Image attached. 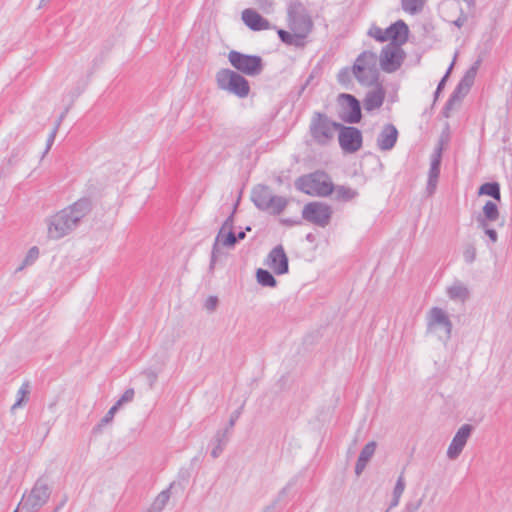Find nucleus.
Returning <instances> with one entry per match:
<instances>
[{"instance_id": "4d7b16f0", "label": "nucleus", "mask_w": 512, "mask_h": 512, "mask_svg": "<svg viewBox=\"0 0 512 512\" xmlns=\"http://www.w3.org/2000/svg\"><path fill=\"white\" fill-rule=\"evenodd\" d=\"M306 240L309 241V242H313L314 241V235L312 233H309L306 235Z\"/></svg>"}, {"instance_id": "a18cd8bd", "label": "nucleus", "mask_w": 512, "mask_h": 512, "mask_svg": "<svg viewBox=\"0 0 512 512\" xmlns=\"http://www.w3.org/2000/svg\"><path fill=\"white\" fill-rule=\"evenodd\" d=\"M65 116V113H62L58 119V122H57V125L55 126V128L52 130V132L50 133L48 139H47V148H46V151L50 149V147L52 146L54 140H55V136H56V133H57V129H58V126L60 124V122L63 120Z\"/></svg>"}, {"instance_id": "5701e85b", "label": "nucleus", "mask_w": 512, "mask_h": 512, "mask_svg": "<svg viewBox=\"0 0 512 512\" xmlns=\"http://www.w3.org/2000/svg\"><path fill=\"white\" fill-rule=\"evenodd\" d=\"M499 209L495 202L488 200L483 208L482 213L477 216V223L479 227L487 226V223L495 222L499 218Z\"/></svg>"}, {"instance_id": "864d4df0", "label": "nucleus", "mask_w": 512, "mask_h": 512, "mask_svg": "<svg viewBox=\"0 0 512 512\" xmlns=\"http://www.w3.org/2000/svg\"><path fill=\"white\" fill-rule=\"evenodd\" d=\"M400 498H401V497H399V496H395V495L393 494V496H392V500H391V502H390V504H389V506H388V508H387L386 510H388V512H389L391 509H393V508H395L396 506H398V504H399V502H400Z\"/></svg>"}, {"instance_id": "7c9ffc66", "label": "nucleus", "mask_w": 512, "mask_h": 512, "mask_svg": "<svg viewBox=\"0 0 512 512\" xmlns=\"http://www.w3.org/2000/svg\"><path fill=\"white\" fill-rule=\"evenodd\" d=\"M256 279L257 282L263 287H275L277 285V280L273 274L266 269H257Z\"/></svg>"}, {"instance_id": "58836bf2", "label": "nucleus", "mask_w": 512, "mask_h": 512, "mask_svg": "<svg viewBox=\"0 0 512 512\" xmlns=\"http://www.w3.org/2000/svg\"><path fill=\"white\" fill-rule=\"evenodd\" d=\"M135 392L134 389L129 388L127 389L122 396L117 400L115 405L120 408L124 403L131 402L134 398Z\"/></svg>"}, {"instance_id": "13d9d810", "label": "nucleus", "mask_w": 512, "mask_h": 512, "mask_svg": "<svg viewBox=\"0 0 512 512\" xmlns=\"http://www.w3.org/2000/svg\"><path fill=\"white\" fill-rule=\"evenodd\" d=\"M286 492H287V488L285 487V488H283V489L280 491V493H279V498H280L281 496H284V495L286 494Z\"/></svg>"}, {"instance_id": "37998d69", "label": "nucleus", "mask_w": 512, "mask_h": 512, "mask_svg": "<svg viewBox=\"0 0 512 512\" xmlns=\"http://www.w3.org/2000/svg\"><path fill=\"white\" fill-rule=\"evenodd\" d=\"M463 257L467 263H472L476 258V249L473 245H469L463 252Z\"/></svg>"}, {"instance_id": "49530a36", "label": "nucleus", "mask_w": 512, "mask_h": 512, "mask_svg": "<svg viewBox=\"0 0 512 512\" xmlns=\"http://www.w3.org/2000/svg\"><path fill=\"white\" fill-rule=\"evenodd\" d=\"M280 223L287 227L299 226L302 224L300 218H281Z\"/></svg>"}, {"instance_id": "f257e3e1", "label": "nucleus", "mask_w": 512, "mask_h": 512, "mask_svg": "<svg viewBox=\"0 0 512 512\" xmlns=\"http://www.w3.org/2000/svg\"><path fill=\"white\" fill-rule=\"evenodd\" d=\"M91 198L82 197L73 204L58 211L47 220L48 236L51 239H61L74 231L81 221L92 211Z\"/></svg>"}, {"instance_id": "b1692460", "label": "nucleus", "mask_w": 512, "mask_h": 512, "mask_svg": "<svg viewBox=\"0 0 512 512\" xmlns=\"http://www.w3.org/2000/svg\"><path fill=\"white\" fill-rule=\"evenodd\" d=\"M236 208H237V203L234 205L233 211L227 217V219L224 221V223L222 224V226L216 236L215 243L213 245L212 252H211V259H210V265H209L210 270L214 269V266L216 263L217 252H218V242L220 240V237L223 236V234L225 233L226 230H233L234 214H235Z\"/></svg>"}, {"instance_id": "473e14b6", "label": "nucleus", "mask_w": 512, "mask_h": 512, "mask_svg": "<svg viewBox=\"0 0 512 512\" xmlns=\"http://www.w3.org/2000/svg\"><path fill=\"white\" fill-rule=\"evenodd\" d=\"M175 483H171L169 488L163 490L158 494V496L155 498L152 508L156 511H161L167 504L169 498H170V490L174 488Z\"/></svg>"}, {"instance_id": "aec40b11", "label": "nucleus", "mask_w": 512, "mask_h": 512, "mask_svg": "<svg viewBox=\"0 0 512 512\" xmlns=\"http://www.w3.org/2000/svg\"><path fill=\"white\" fill-rule=\"evenodd\" d=\"M398 139V130L393 124L383 126L377 137V146L382 151L391 150Z\"/></svg>"}, {"instance_id": "6ab92c4d", "label": "nucleus", "mask_w": 512, "mask_h": 512, "mask_svg": "<svg viewBox=\"0 0 512 512\" xmlns=\"http://www.w3.org/2000/svg\"><path fill=\"white\" fill-rule=\"evenodd\" d=\"M241 18L244 24L252 31H262L271 28L270 22L252 8L243 10Z\"/></svg>"}, {"instance_id": "e2e57ef3", "label": "nucleus", "mask_w": 512, "mask_h": 512, "mask_svg": "<svg viewBox=\"0 0 512 512\" xmlns=\"http://www.w3.org/2000/svg\"><path fill=\"white\" fill-rule=\"evenodd\" d=\"M58 510H59V507H57V508L54 510V512H58Z\"/></svg>"}, {"instance_id": "a878e982", "label": "nucleus", "mask_w": 512, "mask_h": 512, "mask_svg": "<svg viewBox=\"0 0 512 512\" xmlns=\"http://www.w3.org/2000/svg\"><path fill=\"white\" fill-rule=\"evenodd\" d=\"M229 442L228 429L218 430L211 440L213 448L211 450V456L213 459L218 458L224 451L225 446Z\"/></svg>"}, {"instance_id": "2eb2a0df", "label": "nucleus", "mask_w": 512, "mask_h": 512, "mask_svg": "<svg viewBox=\"0 0 512 512\" xmlns=\"http://www.w3.org/2000/svg\"><path fill=\"white\" fill-rule=\"evenodd\" d=\"M338 102L342 107L341 119L349 124L359 123L362 119L360 101L352 94L341 93Z\"/></svg>"}, {"instance_id": "ddd939ff", "label": "nucleus", "mask_w": 512, "mask_h": 512, "mask_svg": "<svg viewBox=\"0 0 512 512\" xmlns=\"http://www.w3.org/2000/svg\"><path fill=\"white\" fill-rule=\"evenodd\" d=\"M405 59V52L401 46L387 44L381 50L379 61L384 72L393 73L397 71Z\"/></svg>"}, {"instance_id": "423d86ee", "label": "nucleus", "mask_w": 512, "mask_h": 512, "mask_svg": "<svg viewBox=\"0 0 512 512\" xmlns=\"http://www.w3.org/2000/svg\"><path fill=\"white\" fill-rule=\"evenodd\" d=\"M251 201L259 210L273 215L281 214L288 204L285 197L273 195L267 185L261 184L252 189Z\"/></svg>"}, {"instance_id": "3c124183", "label": "nucleus", "mask_w": 512, "mask_h": 512, "mask_svg": "<svg viewBox=\"0 0 512 512\" xmlns=\"http://www.w3.org/2000/svg\"><path fill=\"white\" fill-rule=\"evenodd\" d=\"M241 414L240 409L234 411L229 419L228 426L225 429H228V433H230V430L234 427L236 421L238 420L239 416Z\"/></svg>"}, {"instance_id": "20e7f679", "label": "nucleus", "mask_w": 512, "mask_h": 512, "mask_svg": "<svg viewBox=\"0 0 512 512\" xmlns=\"http://www.w3.org/2000/svg\"><path fill=\"white\" fill-rule=\"evenodd\" d=\"M296 188L305 194L326 197L333 193L334 184L324 171H315L299 177L295 182Z\"/></svg>"}, {"instance_id": "a19ab883", "label": "nucleus", "mask_w": 512, "mask_h": 512, "mask_svg": "<svg viewBox=\"0 0 512 512\" xmlns=\"http://www.w3.org/2000/svg\"><path fill=\"white\" fill-rule=\"evenodd\" d=\"M422 503V498L410 500L405 504V507L402 512H417L422 506Z\"/></svg>"}, {"instance_id": "2f4dec72", "label": "nucleus", "mask_w": 512, "mask_h": 512, "mask_svg": "<svg viewBox=\"0 0 512 512\" xmlns=\"http://www.w3.org/2000/svg\"><path fill=\"white\" fill-rule=\"evenodd\" d=\"M426 0H401L402 9L411 14L416 15L422 12Z\"/></svg>"}, {"instance_id": "0eeeda50", "label": "nucleus", "mask_w": 512, "mask_h": 512, "mask_svg": "<svg viewBox=\"0 0 512 512\" xmlns=\"http://www.w3.org/2000/svg\"><path fill=\"white\" fill-rule=\"evenodd\" d=\"M228 61L231 66L240 74L255 77L264 70V62L261 56L245 54L236 50L228 53Z\"/></svg>"}, {"instance_id": "ea45409f", "label": "nucleus", "mask_w": 512, "mask_h": 512, "mask_svg": "<svg viewBox=\"0 0 512 512\" xmlns=\"http://www.w3.org/2000/svg\"><path fill=\"white\" fill-rule=\"evenodd\" d=\"M405 485L406 484H405L404 472H402L396 481L395 487L393 489V494L395 496L401 497L405 490Z\"/></svg>"}, {"instance_id": "e433bc0d", "label": "nucleus", "mask_w": 512, "mask_h": 512, "mask_svg": "<svg viewBox=\"0 0 512 512\" xmlns=\"http://www.w3.org/2000/svg\"><path fill=\"white\" fill-rule=\"evenodd\" d=\"M219 242H221L223 246L233 247L237 243L236 234L233 230H226L223 236L220 237Z\"/></svg>"}, {"instance_id": "cd10ccee", "label": "nucleus", "mask_w": 512, "mask_h": 512, "mask_svg": "<svg viewBox=\"0 0 512 512\" xmlns=\"http://www.w3.org/2000/svg\"><path fill=\"white\" fill-rule=\"evenodd\" d=\"M334 198L337 200V201H341V202H349L353 199H355L356 197H358L359 193L357 190L355 189H352L348 186H344V185H338V186H334Z\"/></svg>"}, {"instance_id": "5fc2aeb1", "label": "nucleus", "mask_w": 512, "mask_h": 512, "mask_svg": "<svg viewBox=\"0 0 512 512\" xmlns=\"http://www.w3.org/2000/svg\"><path fill=\"white\" fill-rule=\"evenodd\" d=\"M246 237L245 231H240L236 234L237 241L243 240Z\"/></svg>"}, {"instance_id": "6e6d98bb", "label": "nucleus", "mask_w": 512, "mask_h": 512, "mask_svg": "<svg viewBox=\"0 0 512 512\" xmlns=\"http://www.w3.org/2000/svg\"><path fill=\"white\" fill-rule=\"evenodd\" d=\"M383 34L384 36L386 37V41L387 40H390L391 41V33L389 32V27L386 28L385 30H383Z\"/></svg>"}, {"instance_id": "4468645a", "label": "nucleus", "mask_w": 512, "mask_h": 512, "mask_svg": "<svg viewBox=\"0 0 512 512\" xmlns=\"http://www.w3.org/2000/svg\"><path fill=\"white\" fill-rule=\"evenodd\" d=\"M338 131L339 145L344 152L355 153L362 147L363 137L358 128L340 123Z\"/></svg>"}, {"instance_id": "f704fd0d", "label": "nucleus", "mask_w": 512, "mask_h": 512, "mask_svg": "<svg viewBox=\"0 0 512 512\" xmlns=\"http://www.w3.org/2000/svg\"><path fill=\"white\" fill-rule=\"evenodd\" d=\"M38 257H39V249H38V247H36V246L31 247L28 250V253H27L26 257L23 260L22 265L18 268V270H22L25 266L33 264Z\"/></svg>"}, {"instance_id": "680f3d73", "label": "nucleus", "mask_w": 512, "mask_h": 512, "mask_svg": "<svg viewBox=\"0 0 512 512\" xmlns=\"http://www.w3.org/2000/svg\"><path fill=\"white\" fill-rule=\"evenodd\" d=\"M261 1H262V0H258V3H259V5H260L261 7H263V4H262V2H261Z\"/></svg>"}, {"instance_id": "c756f323", "label": "nucleus", "mask_w": 512, "mask_h": 512, "mask_svg": "<svg viewBox=\"0 0 512 512\" xmlns=\"http://www.w3.org/2000/svg\"><path fill=\"white\" fill-rule=\"evenodd\" d=\"M447 294L451 300H460L464 302L469 297V290L462 283H455L448 287Z\"/></svg>"}, {"instance_id": "052dcab7", "label": "nucleus", "mask_w": 512, "mask_h": 512, "mask_svg": "<svg viewBox=\"0 0 512 512\" xmlns=\"http://www.w3.org/2000/svg\"><path fill=\"white\" fill-rule=\"evenodd\" d=\"M250 230H251V227H250V226H247V227L245 228V231H250Z\"/></svg>"}, {"instance_id": "603ef678", "label": "nucleus", "mask_w": 512, "mask_h": 512, "mask_svg": "<svg viewBox=\"0 0 512 512\" xmlns=\"http://www.w3.org/2000/svg\"><path fill=\"white\" fill-rule=\"evenodd\" d=\"M467 20V16L462 12L460 16L453 22L455 26L461 28Z\"/></svg>"}, {"instance_id": "39448f33", "label": "nucleus", "mask_w": 512, "mask_h": 512, "mask_svg": "<svg viewBox=\"0 0 512 512\" xmlns=\"http://www.w3.org/2000/svg\"><path fill=\"white\" fill-rule=\"evenodd\" d=\"M215 79L220 90L227 91L238 98H246L250 93L249 81L237 71L222 68L216 73Z\"/></svg>"}, {"instance_id": "6e6552de", "label": "nucleus", "mask_w": 512, "mask_h": 512, "mask_svg": "<svg viewBox=\"0 0 512 512\" xmlns=\"http://www.w3.org/2000/svg\"><path fill=\"white\" fill-rule=\"evenodd\" d=\"M51 495V489L43 478L37 479L30 494L23 495L14 512H35L44 506Z\"/></svg>"}, {"instance_id": "c03bdc74", "label": "nucleus", "mask_w": 512, "mask_h": 512, "mask_svg": "<svg viewBox=\"0 0 512 512\" xmlns=\"http://www.w3.org/2000/svg\"><path fill=\"white\" fill-rule=\"evenodd\" d=\"M143 374L148 381L149 387L153 388L154 384L158 379V373L152 369H147L143 372Z\"/></svg>"}, {"instance_id": "09e8293b", "label": "nucleus", "mask_w": 512, "mask_h": 512, "mask_svg": "<svg viewBox=\"0 0 512 512\" xmlns=\"http://www.w3.org/2000/svg\"><path fill=\"white\" fill-rule=\"evenodd\" d=\"M218 304L216 296H209L205 302V308L209 311H214Z\"/></svg>"}, {"instance_id": "1a4fd4ad", "label": "nucleus", "mask_w": 512, "mask_h": 512, "mask_svg": "<svg viewBox=\"0 0 512 512\" xmlns=\"http://www.w3.org/2000/svg\"><path fill=\"white\" fill-rule=\"evenodd\" d=\"M480 64L481 59L476 60L465 72L464 76L461 78L443 107L442 113L444 117H449L450 111L453 109L455 103H459L468 94L474 84Z\"/></svg>"}, {"instance_id": "c9c22d12", "label": "nucleus", "mask_w": 512, "mask_h": 512, "mask_svg": "<svg viewBox=\"0 0 512 512\" xmlns=\"http://www.w3.org/2000/svg\"><path fill=\"white\" fill-rule=\"evenodd\" d=\"M119 410V408L114 404L108 412L105 414V416L100 420L99 424L94 428V430H100L101 427L109 424L112 422L115 413Z\"/></svg>"}, {"instance_id": "4c0bfd02", "label": "nucleus", "mask_w": 512, "mask_h": 512, "mask_svg": "<svg viewBox=\"0 0 512 512\" xmlns=\"http://www.w3.org/2000/svg\"><path fill=\"white\" fill-rule=\"evenodd\" d=\"M351 74H353L352 67L351 68H348V67L342 68L337 75L338 82L342 85H347L348 83L351 82Z\"/></svg>"}, {"instance_id": "393cba45", "label": "nucleus", "mask_w": 512, "mask_h": 512, "mask_svg": "<svg viewBox=\"0 0 512 512\" xmlns=\"http://www.w3.org/2000/svg\"><path fill=\"white\" fill-rule=\"evenodd\" d=\"M376 447V442L370 441L362 448L355 465V473L357 476H359L366 468L368 462L375 453Z\"/></svg>"}, {"instance_id": "c85d7f7f", "label": "nucleus", "mask_w": 512, "mask_h": 512, "mask_svg": "<svg viewBox=\"0 0 512 512\" xmlns=\"http://www.w3.org/2000/svg\"><path fill=\"white\" fill-rule=\"evenodd\" d=\"M478 195H487L500 202L501 191L499 183L493 181L482 184L478 189Z\"/></svg>"}, {"instance_id": "de8ad7c7", "label": "nucleus", "mask_w": 512, "mask_h": 512, "mask_svg": "<svg viewBox=\"0 0 512 512\" xmlns=\"http://www.w3.org/2000/svg\"><path fill=\"white\" fill-rule=\"evenodd\" d=\"M453 65H454V61L450 64V66L448 67L445 75L442 77V79L438 83L437 88H436L438 90V92H441L443 90V88H444V86L446 84V81H447V79H448V77L450 75V72H451V70L453 68Z\"/></svg>"}, {"instance_id": "9d476101", "label": "nucleus", "mask_w": 512, "mask_h": 512, "mask_svg": "<svg viewBox=\"0 0 512 512\" xmlns=\"http://www.w3.org/2000/svg\"><path fill=\"white\" fill-rule=\"evenodd\" d=\"M427 332L437 334L447 342L451 338L453 324L448 314L440 307H432L427 313Z\"/></svg>"}, {"instance_id": "79ce46f5", "label": "nucleus", "mask_w": 512, "mask_h": 512, "mask_svg": "<svg viewBox=\"0 0 512 512\" xmlns=\"http://www.w3.org/2000/svg\"><path fill=\"white\" fill-rule=\"evenodd\" d=\"M369 35L379 42H385L386 37L383 34V29L377 26H372L369 30Z\"/></svg>"}, {"instance_id": "7ed1b4c3", "label": "nucleus", "mask_w": 512, "mask_h": 512, "mask_svg": "<svg viewBox=\"0 0 512 512\" xmlns=\"http://www.w3.org/2000/svg\"><path fill=\"white\" fill-rule=\"evenodd\" d=\"M377 62L378 57L374 52L363 51L358 55L352 66V73L361 85L370 87L378 82Z\"/></svg>"}, {"instance_id": "8fccbe9b", "label": "nucleus", "mask_w": 512, "mask_h": 512, "mask_svg": "<svg viewBox=\"0 0 512 512\" xmlns=\"http://www.w3.org/2000/svg\"><path fill=\"white\" fill-rule=\"evenodd\" d=\"M480 228L484 230L485 234L489 237L491 242H493V243L497 242L498 234H497L496 230L489 228L488 225L485 227H480Z\"/></svg>"}, {"instance_id": "a211bd4d", "label": "nucleus", "mask_w": 512, "mask_h": 512, "mask_svg": "<svg viewBox=\"0 0 512 512\" xmlns=\"http://www.w3.org/2000/svg\"><path fill=\"white\" fill-rule=\"evenodd\" d=\"M441 158H442V146L441 144L434 150L430 168L428 172V180L426 185V192L428 196H432L437 188L438 178L440 175V166H441Z\"/></svg>"}, {"instance_id": "dca6fc26", "label": "nucleus", "mask_w": 512, "mask_h": 512, "mask_svg": "<svg viewBox=\"0 0 512 512\" xmlns=\"http://www.w3.org/2000/svg\"><path fill=\"white\" fill-rule=\"evenodd\" d=\"M265 264L269 266L276 275H284L289 272V259L281 244L275 246L269 252Z\"/></svg>"}, {"instance_id": "f8f14e48", "label": "nucleus", "mask_w": 512, "mask_h": 512, "mask_svg": "<svg viewBox=\"0 0 512 512\" xmlns=\"http://www.w3.org/2000/svg\"><path fill=\"white\" fill-rule=\"evenodd\" d=\"M333 211L330 205L323 202H309L302 210V219L318 227L325 228L331 221Z\"/></svg>"}, {"instance_id": "bb28decb", "label": "nucleus", "mask_w": 512, "mask_h": 512, "mask_svg": "<svg viewBox=\"0 0 512 512\" xmlns=\"http://www.w3.org/2000/svg\"><path fill=\"white\" fill-rule=\"evenodd\" d=\"M277 34L283 43L287 45H293L296 47L303 46L304 39L306 38V36L301 33L293 32V34H291L290 32L284 29H278Z\"/></svg>"}, {"instance_id": "f3484780", "label": "nucleus", "mask_w": 512, "mask_h": 512, "mask_svg": "<svg viewBox=\"0 0 512 512\" xmlns=\"http://www.w3.org/2000/svg\"><path fill=\"white\" fill-rule=\"evenodd\" d=\"M474 427L471 424H463L454 435L448 449L447 457L451 460L458 458L462 453L467 440L471 436Z\"/></svg>"}, {"instance_id": "f03ea898", "label": "nucleus", "mask_w": 512, "mask_h": 512, "mask_svg": "<svg viewBox=\"0 0 512 512\" xmlns=\"http://www.w3.org/2000/svg\"><path fill=\"white\" fill-rule=\"evenodd\" d=\"M340 123L332 120L327 114L313 112L309 123V134L312 141L322 147L330 145Z\"/></svg>"}, {"instance_id": "9b49d317", "label": "nucleus", "mask_w": 512, "mask_h": 512, "mask_svg": "<svg viewBox=\"0 0 512 512\" xmlns=\"http://www.w3.org/2000/svg\"><path fill=\"white\" fill-rule=\"evenodd\" d=\"M289 28L293 32L301 33L307 37L313 28V21L300 1L290 2L288 9Z\"/></svg>"}, {"instance_id": "bf43d9fd", "label": "nucleus", "mask_w": 512, "mask_h": 512, "mask_svg": "<svg viewBox=\"0 0 512 512\" xmlns=\"http://www.w3.org/2000/svg\"><path fill=\"white\" fill-rule=\"evenodd\" d=\"M439 94H440V92H438V90L436 89V91L434 93V102L438 99Z\"/></svg>"}, {"instance_id": "0e129e2a", "label": "nucleus", "mask_w": 512, "mask_h": 512, "mask_svg": "<svg viewBox=\"0 0 512 512\" xmlns=\"http://www.w3.org/2000/svg\"><path fill=\"white\" fill-rule=\"evenodd\" d=\"M385 512H388V510H385Z\"/></svg>"}, {"instance_id": "72a5a7b5", "label": "nucleus", "mask_w": 512, "mask_h": 512, "mask_svg": "<svg viewBox=\"0 0 512 512\" xmlns=\"http://www.w3.org/2000/svg\"><path fill=\"white\" fill-rule=\"evenodd\" d=\"M29 393L30 384L28 381H25L17 392V400L11 407L12 412L15 411L17 408H20L23 405V403L28 400L27 396L29 395Z\"/></svg>"}, {"instance_id": "4be33fe9", "label": "nucleus", "mask_w": 512, "mask_h": 512, "mask_svg": "<svg viewBox=\"0 0 512 512\" xmlns=\"http://www.w3.org/2000/svg\"><path fill=\"white\" fill-rule=\"evenodd\" d=\"M391 33V42L395 46H401L408 40L409 28L403 20H398L389 26Z\"/></svg>"}, {"instance_id": "412c9836", "label": "nucleus", "mask_w": 512, "mask_h": 512, "mask_svg": "<svg viewBox=\"0 0 512 512\" xmlns=\"http://www.w3.org/2000/svg\"><path fill=\"white\" fill-rule=\"evenodd\" d=\"M373 86L376 88L374 90L368 91L363 100L364 109L368 112L380 108L383 105L385 99V90L383 86L379 82Z\"/></svg>"}]
</instances>
